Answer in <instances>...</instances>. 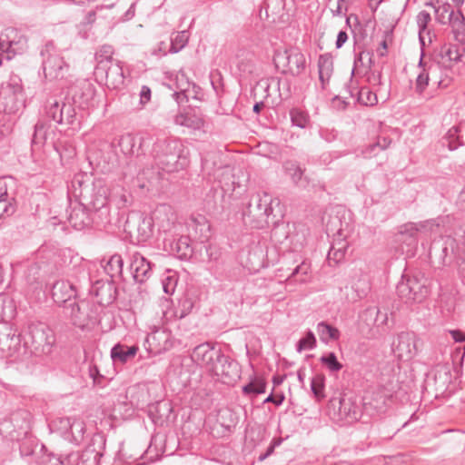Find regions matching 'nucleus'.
Instances as JSON below:
<instances>
[{
	"mask_svg": "<svg viewBox=\"0 0 465 465\" xmlns=\"http://www.w3.org/2000/svg\"><path fill=\"white\" fill-rule=\"evenodd\" d=\"M191 359L209 375L224 384L232 385L240 378L239 363L214 343L206 341L195 346Z\"/></svg>",
	"mask_w": 465,
	"mask_h": 465,
	"instance_id": "nucleus-1",
	"label": "nucleus"
},
{
	"mask_svg": "<svg viewBox=\"0 0 465 465\" xmlns=\"http://www.w3.org/2000/svg\"><path fill=\"white\" fill-rule=\"evenodd\" d=\"M152 153L166 172H176L189 164V149L178 138H157L153 145Z\"/></svg>",
	"mask_w": 465,
	"mask_h": 465,
	"instance_id": "nucleus-2",
	"label": "nucleus"
},
{
	"mask_svg": "<svg viewBox=\"0 0 465 465\" xmlns=\"http://www.w3.org/2000/svg\"><path fill=\"white\" fill-rule=\"evenodd\" d=\"M18 340L23 341L25 348L45 354L51 352L55 341L52 330L43 323L30 324L25 332L19 334Z\"/></svg>",
	"mask_w": 465,
	"mask_h": 465,
	"instance_id": "nucleus-3",
	"label": "nucleus"
},
{
	"mask_svg": "<svg viewBox=\"0 0 465 465\" xmlns=\"http://www.w3.org/2000/svg\"><path fill=\"white\" fill-rule=\"evenodd\" d=\"M273 61L278 68H282V73L291 74L293 76L302 74L306 67L305 56L297 47L277 50Z\"/></svg>",
	"mask_w": 465,
	"mask_h": 465,
	"instance_id": "nucleus-4",
	"label": "nucleus"
},
{
	"mask_svg": "<svg viewBox=\"0 0 465 465\" xmlns=\"http://www.w3.org/2000/svg\"><path fill=\"white\" fill-rule=\"evenodd\" d=\"M154 227L163 237H174L178 235L182 225L177 222V214L169 204H159L151 214Z\"/></svg>",
	"mask_w": 465,
	"mask_h": 465,
	"instance_id": "nucleus-5",
	"label": "nucleus"
},
{
	"mask_svg": "<svg viewBox=\"0 0 465 465\" xmlns=\"http://www.w3.org/2000/svg\"><path fill=\"white\" fill-rule=\"evenodd\" d=\"M41 55L43 56V71L46 79L52 81L64 76L67 64L54 42L50 41L45 45Z\"/></svg>",
	"mask_w": 465,
	"mask_h": 465,
	"instance_id": "nucleus-6",
	"label": "nucleus"
},
{
	"mask_svg": "<svg viewBox=\"0 0 465 465\" xmlns=\"http://www.w3.org/2000/svg\"><path fill=\"white\" fill-rule=\"evenodd\" d=\"M272 196L265 192L256 193L251 196L244 215L250 218L255 226H262L268 223L272 213Z\"/></svg>",
	"mask_w": 465,
	"mask_h": 465,
	"instance_id": "nucleus-7",
	"label": "nucleus"
},
{
	"mask_svg": "<svg viewBox=\"0 0 465 465\" xmlns=\"http://www.w3.org/2000/svg\"><path fill=\"white\" fill-rule=\"evenodd\" d=\"M64 314L70 319L75 327L82 330L97 321V315L93 309V305L85 300L74 301L68 303L64 308Z\"/></svg>",
	"mask_w": 465,
	"mask_h": 465,
	"instance_id": "nucleus-8",
	"label": "nucleus"
},
{
	"mask_svg": "<svg viewBox=\"0 0 465 465\" xmlns=\"http://www.w3.org/2000/svg\"><path fill=\"white\" fill-rule=\"evenodd\" d=\"M397 294L405 302H420L428 295L425 282L417 276L403 274L396 287Z\"/></svg>",
	"mask_w": 465,
	"mask_h": 465,
	"instance_id": "nucleus-9",
	"label": "nucleus"
},
{
	"mask_svg": "<svg viewBox=\"0 0 465 465\" xmlns=\"http://www.w3.org/2000/svg\"><path fill=\"white\" fill-rule=\"evenodd\" d=\"M44 113L48 119L59 124L73 125L77 121L74 105L59 102L56 98H50L45 102Z\"/></svg>",
	"mask_w": 465,
	"mask_h": 465,
	"instance_id": "nucleus-10",
	"label": "nucleus"
},
{
	"mask_svg": "<svg viewBox=\"0 0 465 465\" xmlns=\"http://www.w3.org/2000/svg\"><path fill=\"white\" fill-rule=\"evenodd\" d=\"M96 77L104 79L107 88L112 90H121L124 86L125 76L122 63L111 62L109 64L96 65L94 69Z\"/></svg>",
	"mask_w": 465,
	"mask_h": 465,
	"instance_id": "nucleus-11",
	"label": "nucleus"
},
{
	"mask_svg": "<svg viewBox=\"0 0 465 465\" xmlns=\"http://www.w3.org/2000/svg\"><path fill=\"white\" fill-rule=\"evenodd\" d=\"M24 88L21 78L13 74L0 93V103L4 111L12 114L18 110V98L23 96Z\"/></svg>",
	"mask_w": 465,
	"mask_h": 465,
	"instance_id": "nucleus-12",
	"label": "nucleus"
},
{
	"mask_svg": "<svg viewBox=\"0 0 465 465\" xmlns=\"http://www.w3.org/2000/svg\"><path fill=\"white\" fill-rule=\"evenodd\" d=\"M419 342L420 339L414 332L402 331L398 334L393 351L399 360L410 361L418 353Z\"/></svg>",
	"mask_w": 465,
	"mask_h": 465,
	"instance_id": "nucleus-13",
	"label": "nucleus"
},
{
	"mask_svg": "<svg viewBox=\"0 0 465 465\" xmlns=\"http://www.w3.org/2000/svg\"><path fill=\"white\" fill-rule=\"evenodd\" d=\"M92 190L87 200H82V203L94 214H98L101 220H107L109 217L107 189L101 185L98 187L94 185Z\"/></svg>",
	"mask_w": 465,
	"mask_h": 465,
	"instance_id": "nucleus-14",
	"label": "nucleus"
},
{
	"mask_svg": "<svg viewBox=\"0 0 465 465\" xmlns=\"http://www.w3.org/2000/svg\"><path fill=\"white\" fill-rule=\"evenodd\" d=\"M106 440L102 433H95L80 455L84 465H99L104 456Z\"/></svg>",
	"mask_w": 465,
	"mask_h": 465,
	"instance_id": "nucleus-15",
	"label": "nucleus"
},
{
	"mask_svg": "<svg viewBox=\"0 0 465 465\" xmlns=\"http://www.w3.org/2000/svg\"><path fill=\"white\" fill-rule=\"evenodd\" d=\"M14 182L5 177L0 178V218L8 217L16 210Z\"/></svg>",
	"mask_w": 465,
	"mask_h": 465,
	"instance_id": "nucleus-16",
	"label": "nucleus"
},
{
	"mask_svg": "<svg viewBox=\"0 0 465 465\" xmlns=\"http://www.w3.org/2000/svg\"><path fill=\"white\" fill-rule=\"evenodd\" d=\"M431 89L444 90L453 83V74L450 65H441L440 62L430 61Z\"/></svg>",
	"mask_w": 465,
	"mask_h": 465,
	"instance_id": "nucleus-17",
	"label": "nucleus"
},
{
	"mask_svg": "<svg viewBox=\"0 0 465 465\" xmlns=\"http://www.w3.org/2000/svg\"><path fill=\"white\" fill-rule=\"evenodd\" d=\"M77 292L73 283L68 281L60 280L56 281L52 287V298L55 303L63 306V309L68 303L75 301Z\"/></svg>",
	"mask_w": 465,
	"mask_h": 465,
	"instance_id": "nucleus-18",
	"label": "nucleus"
},
{
	"mask_svg": "<svg viewBox=\"0 0 465 465\" xmlns=\"http://www.w3.org/2000/svg\"><path fill=\"white\" fill-rule=\"evenodd\" d=\"M89 209L82 202H76L70 207L68 223L75 230H83L89 227L94 218L89 213Z\"/></svg>",
	"mask_w": 465,
	"mask_h": 465,
	"instance_id": "nucleus-19",
	"label": "nucleus"
},
{
	"mask_svg": "<svg viewBox=\"0 0 465 465\" xmlns=\"http://www.w3.org/2000/svg\"><path fill=\"white\" fill-rule=\"evenodd\" d=\"M91 293L95 296L97 303L105 307L116 300L117 289L112 281H97L92 286Z\"/></svg>",
	"mask_w": 465,
	"mask_h": 465,
	"instance_id": "nucleus-20",
	"label": "nucleus"
},
{
	"mask_svg": "<svg viewBox=\"0 0 465 465\" xmlns=\"http://www.w3.org/2000/svg\"><path fill=\"white\" fill-rule=\"evenodd\" d=\"M130 268L134 280L139 283L145 282L153 273V264L139 252L132 255Z\"/></svg>",
	"mask_w": 465,
	"mask_h": 465,
	"instance_id": "nucleus-21",
	"label": "nucleus"
},
{
	"mask_svg": "<svg viewBox=\"0 0 465 465\" xmlns=\"http://www.w3.org/2000/svg\"><path fill=\"white\" fill-rule=\"evenodd\" d=\"M164 244H169L171 252L181 260H188L193 254L191 245V239L188 236L181 235L177 240L173 237H163Z\"/></svg>",
	"mask_w": 465,
	"mask_h": 465,
	"instance_id": "nucleus-22",
	"label": "nucleus"
},
{
	"mask_svg": "<svg viewBox=\"0 0 465 465\" xmlns=\"http://www.w3.org/2000/svg\"><path fill=\"white\" fill-rule=\"evenodd\" d=\"M95 88L88 81H83L74 86L73 90V101L78 104L79 107L87 108L94 98Z\"/></svg>",
	"mask_w": 465,
	"mask_h": 465,
	"instance_id": "nucleus-23",
	"label": "nucleus"
},
{
	"mask_svg": "<svg viewBox=\"0 0 465 465\" xmlns=\"http://www.w3.org/2000/svg\"><path fill=\"white\" fill-rule=\"evenodd\" d=\"M282 168L284 173L290 177L292 183L301 188H306L309 184V179L304 174L305 168L295 160H287L283 163Z\"/></svg>",
	"mask_w": 465,
	"mask_h": 465,
	"instance_id": "nucleus-24",
	"label": "nucleus"
},
{
	"mask_svg": "<svg viewBox=\"0 0 465 465\" xmlns=\"http://www.w3.org/2000/svg\"><path fill=\"white\" fill-rule=\"evenodd\" d=\"M431 20L430 14L428 11L422 10L416 16V23L419 29V41L421 45V51L432 42V38L435 36L433 32L428 27L429 23Z\"/></svg>",
	"mask_w": 465,
	"mask_h": 465,
	"instance_id": "nucleus-25",
	"label": "nucleus"
},
{
	"mask_svg": "<svg viewBox=\"0 0 465 465\" xmlns=\"http://www.w3.org/2000/svg\"><path fill=\"white\" fill-rule=\"evenodd\" d=\"M418 68L420 70L416 81H415V92L419 95H422L427 89V87H431V77H430V61L424 60V53L421 51V55L418 64Z\"/></svg>",
	"mask_w": 465,
	"mask_h": 465,
	"instance_id": "nucleus-26",
	"label": "nucleus"
},
{
	"mask_svg": "<svg viewBox=\"0 0 465 465\" xmlns=\"http://www.w3.org/2000/svg\"><path fill=\"white\" fill-rule=\"evenodd\" d=\"M139 351L137 345L128 346L117 343L111 349V358L114 363L124 364L134 359Z\"/></svg>",
	"mask_w": 465,
	"mask_h": 465,
	"instance_id": "nucleus-27",
	"label": "nucleus"
},
{
	"mask_svg": "<svg viewBox=\"0 0 465 465\" xmlns=\"http://www.w3.org/2000/svg\"><path fill=\"white\" fill-rule=\"evenodd\" d=\"M349 89L351 95L352 97L356 96L357 101L363 105L373 106L378 103V98L375 93L371 91L367 86L359 88L352 79H351Z\"/></svg>",
	"mask_w": 465,
	"mask_h": 465,
	"instance_id": "nucleus-28",
	"label": "nucleus"
},
{
	"mask_svg": "<svg viewBox=\"0 0 465 465\" xmlns=\"http://www.w3.org/2000/svg\"><path fill=\"white\" fill-rule=\"evenodd\" d=\"M318 73L322 89L329 84L333 73V58L330 54H323L318 59Z\"/></svg>",
	"mask_w": 465,
	"mask_h": 465,
	"instance_id": "nucleus-29",
	"label": "nucleus"
},
{
	"mask_svg": "<svg viewBox=\"0 0 465 465\" xmlns=\"http://www.w3.org/2000/svg\"><path fill=\"white\" fill-rule=\"evenodd\" d=\"M395 241L400 243H405L410 247H416L418 243V234L414 223L410 222L401 225L395 235Z\"/></svg>",
	"mask_w": 465,
	"mask_h": 465,
	"instance_id": "nucleus-30",
	"label": "nucleus"
},
{
	"mask_svg": "<svg viewBox=\"0 0 465 465\" xmlns=\"http://www.w3.org/2000/svg\"><path fill=\"white\" fill-rule=\"evenodd\" d=\"M198 297L192 292H185L178 302V305L174 311V317L177 319H183L189 315L193 308L198 304Z\"/></svg>",
	"mask_w": 465,
	"mask_h": 465,
	"instance_id": "nucleus-31",
	"label": "nucleus"
},
{
	"mask_svg": "<svg viewBox=\"0 0 465 465\" xmlns=\"http://www.w3.org/2000/svg\"><path fill=\"white\" fill-rule=\"evenodd\" d=\"M173 121L177 125L193 130H200L204 124V120L202 116L190 112H181L177 114Z\"/></svg>",
	"mask_w": 465,
	"mask_h": 465,
	"instance_id": "nucleus-32",
	"label": "nucleus"
},
{
	"mask_svg": "<svg viewBox=\"0 0 465 465\" xmlns=\"http://www.w3.org/2000/svg\"><path fill=\"white\" fill-rule=\"evenodd\" d=\"M391 400V397L385 392L383 389H378L373 391L370 395L364 397V404L369 405L378 412L385 411L387 402Z\"/></svg>",
	"mask_w": 465,
	"mask_h": 465,
	"instance_id": "nucleus-33",
	"label": "nucleus"
},
{
	"mask_svg": "<svg viewBox=\"0 0 465 465\" xmlns=\"http://www.w3.org/2000/svg\"><path fill=\"white\" fill-rule=\"evenodd\" d=\"M94 185L93 183L84 180V174H76L72 181L73 194L79 199V202L87 200Z\"/></svg>",
	"mask_w": 465,
	"mask_h": 465,
	"instance_id": "nucleus-34",
	"label": "nucleus"
},
{
	"mask_svg": "<svg viewBox=\"0 0 465 465\" xmlns=\"http://www.w3.org/2000/svg\"><path fill=\"white\" fill-rule=\"evenodd\" d=\"M61 423H64V427L70 430L74 442L79 443L84 440L85 425L83 420L75 418H64L61 420Z\"/></svg>",
	"mask_w": 465,
	"mask_h": 465,
	"instance_id": "nucleus-35",
	"label": "nucleus"
},
{
	"mask_svg": "<svg viewBox=\"0 0 465 465\" xmlns=\"http://www.w3.org/2000/svg\"><path fill=\"white\" fill-rule=\"evenodd\" d=\"M316 329L320 341L324 344H328L330 341H338L341 337V331L336 327L326 322H319Z\"/></svg>",
	"mask_w": 465,
	"mask_h": 465,
	"instance_id": "nucleus-36",
	"label": "nucleus"
},
{
	"mask_svg": "<svg viewBox=\"0 0 465 465\" xmlns=\"http://www.w3.org/2000/svg\"><path fill=\"white\" fill-rule=\"evenodd\" d=\"M237 67L239 71L245 74L250 75L255 70V55L252 52L240 51L237 54Z\"/></svg>",
	"mask_w": 465,
	"mask_h": 465,
	"instance_id": "nucleus-37",
	"label": "nucleus"
},
{
	"mask_svg": "<svg viewBox=\"0 0 465 465\" xmlns=\"http://www.w3.org/2000/svg\"><path fill=\"white\" fill-rule=\"evenodd\" d=\"M453 34L455 40L460 43L465 42V16L460 10H456V15L448 24Z\"/></svg>",
	"mask_w": 465,
	"mask_h": 465,
	"instance_id": "nucleus-38",
	"label": "nucleus"
},
{
	"mask_svg": "<svg viewBox=\"0 0 465 465\" xmlns=\"http://www.w3.org/2000/svg\"><path fill=\"white\" fill-rule=\"evenodd\" d=\"M14 421H17V415H14L10 420H5L0 423V432L6 433L5 437H9L12 440H19L22 436L27 434L28 427L20 426L19 430L7 431Z\"/></svg>",
	"mask_w": 465,
	"mask_h": 465,
	"instance_id": "nucleus-39",
	"label": "nucleus"
},
{
	"mask_svg": "<svg viewBox=\"0 0 465 465\" xmlns=\"http://www.w3.org/2000/svg\"><path fill=\"white\" fill-rule=\"evenodd\" d=\"M124 260L120 254H114L104 266V272L110 276L112 281L123 274Z\"/></svg>",
	"mask_w": 465,
	"mask_h": 465,
	"instance_id": "nucleus-40",
	"label": "nucleus"
},
{
	"mask_svg": "<svg viewBox=\"0 0 465 465\" xmlns=\"http://www.w3.org/2000/svg\"><path fill=\"white\" fill-rule=\"evenodd\" d=\"M320 362L332 374L338 373L343 367L333 351L322 354L320 357Z\"/></svg>",
	"mask_w": 465,
	"mask_h": 465,
	"instance_id": "nucleus-41",
	"label": "nucleus"
},
{
	"mask_svg": "<svg viewBox=\"0 0 465 465\" xmlns=\"http://www.w3.org/2000/svg\"><path fill=\"white\" fill-rule=\"evenodd\" d=\"M436 20L440 25H448L456 15V10L448 3L435 8Z\"/></svg>",
	"mask_w": 465,
	"mask_h": 465,
	"instance_id": "nucleus-42",
	"label": "nucleus"
},
{
	"mask_svg": "<svg viewBox=\"0 0 465 465\" xmlns=\"http://www.w3.org/2000/svg\"><path fill=\"white\" fill-rule=\"evenodd\" d=\"M50 125L45 120H38L35 125V132L32 137V143L35 145H42L47 139V131Z\"/></svg>",
	"mask_w": 465,
	"mask_h": 465,
	"instance_id": "nucleus-43",
	"label": "nucleus"
},
{
	"mask_svg": "<svg viewBox=\"0 0 465 465\" xmlns=\"http://www.w3.org/2000/svg\"><path fill=\"white\" fill-rule=\"evenodd\" d=\"M11 54L13 55L22 54L27 46V39L24 35H18L15 29L10 30Z\"/></svg>",
	"mask_w": 465,
	"mask_h": 465,
	"instance_id": "nucleus-44",
	"label": "nucleus"
},
{
	"mask_svg": "<svg viewBox=\"0 0 465 465\" xmlns=\"http://www.w3.org/2000/svg\"><path fill=\"white\" fill-rule=\"evenodd\" d=\"M325 376L322 373L315 374L311 380V390L315 399L320 401L325 398Z\"/></svg>",
	"mask_w": 465,
	"mask_h": 465,
	"instance_id": "nucleus-45",
	"label": "nucleus"
},
{
	"mask_svg": "<svg viewBox=\"0 0 465 465\" xmlns=\"http://www.w3.org/2000/svg\"><path fill=\"white\" fill-rule=\"evenodd\" d=\"M339 403V413L341 416L351 420H357L359 411L356 405L344 398L341 399Z\"/></svg>",
	"mask_w": 465,
	"mask_h": 465,
	"instance_id": "nucleus-46",
	"label": "nucleus"
},
{
	"mask_svg": "<svg viewBox=\"0 0 465 465\" xmlns=\"http://www.w3.org/2000/svg\"><path fill=\"white\" fill-rule=\"evenodd\" d=\"M459 133V126L451 127L442 138V144L446 145L450 151L456 150L459 146L462 145V142L460 141Z\"/></svg>",
	"mask_w": 465,
	"mask_h": 465,
	"instance_id": "nucleus-47",
	"label": "nucleus"
},
{
	"mask_svg": "<svg viewBox=\"0 0 465 465\" xmlns=\"http://www.w3.org/2000/svg\"><path fill=\"white\" fill-rule=\"evenodd\" d=\"M114 47L111 45H103L95 53V60L97 64H109L111 62H118L113 59Z\"/></svg>",
	"mask_w": 465,
	"mask_h": 465,
	"instance_id": "nucleus-48",
	"label": "nucleus"
},
{
	"mask_svg": "<svg viewBox=\"0 0 465 465\" xmlns=\"http://www.w3.org/2000/svg\"><path fill=\"white\" fill-rule=\"evenodd\" d=\"M391 143V139L386 136H379L376 143L369 144L363 151L364 157L370 158L377 153V148L385 150Z\"/></svg>",
	"mask_w": 465,
	"mask_h": 465,
	"instance_id": "nucleus-49",
	"label": "nucleus"
},
{
	"mask_svg": "<svg viewBox=\"0 0 465 465\" xmlns=\"http://www.w3.org/2000/svg\"><path fill=\"white\" fill-rule=\"evenodd\" d=\"M189 34L187 31L178 32L171 38L170 53L176 54L181 51L188 43Z\"/></svg>",
	"mask_w": 465,
	"mask_h": 465,
	"instance_id": "nucleus-50",
	"label": "nucleus"
},
{
	"mask_svg": "<svg viewBox=\"0 0 465 465\" xmlns=\"http://www.w3.org/2000/svg\"><path fill=\"white\" fill-rule=\"evenodd\" d=\"M193 83H191L188 78L186 77L185 74L179 73L176 75V81H175V87L174 92L172 94L173 99L177 102L178 96H183L184 92H186L187 89L192 85Z\"/></svg>",
	"mask_w": 465,
	"mask_h": 465,
	"instance_id": "nucleus-51",
	"label": "nucleus"
},
{
	"mask_svg": "<svg viewBox=\"0 0 465 465\" xmlns=\"http://www.w3.org/2000/svg\"><path fill=\"white\" fill-rule=\"evenodd\" d=\"M460 49L453 45H445L440 49V56L442 60L450 63L460 62Z\"/></svg>",
	"mask_w": 465,
	"mask_h": 465,
	"instance_id": "nucleus-52",
	"label": "nucleus"
},
{
	"mask_svg": "<svg viewBox=\"0 0 465 465\" xmlns=\"http://www.w3.org/2000/svg\"><path fill=\"white\" fill-rule=\"evenodd\" d=\"M178 276L174 272L167 271L162 279L163 290L166 294L172 295L177 286Z\"/></svg>",
	"mask_w": 465,
	"mask_h": 465,
	"instance_id": "nucleus-53",
	"label": "nucleus"
},
{
	"mask_svg": "<svg viewBox=\"0 0 465 465\" xmlns=\"http://www.w3.org/2000/svg\"><path fill=\"white\" fill-rule=\"evenodd\" d=\"M266 390V382L262 379H255L242 387V392L248 394H262Z\"/></svg>",
	"mask_w": 465,
	"mask_h": 465,
	"instance_id": "nucleus-54",
	"label": "nucleus"
},
{
	"mask_svg": "<svg viewBox=\"0 0 465 465\" xmlns=\"http://www.w3.org/2000/svg\"><path fill=\"white\" fill-rule=\"evenodd\" d=\"M292 124L300 128H305L309 123V116L307 113L299 109L293 108L290 111Z\"/></svg>",
	"mask_w": 465,
	"mask_h": 465,
	"instance_id": "nucleus-55",
	"label": "nucleus"
},
{
	"mask_svg": "<svg viewBox=\"0 0 465 465\" xmlns=\"http://www.w3.org/2000/svg\"><path fill=\"white\" fill-rule=\"evenodd\" d=\"M272 239L280 244L284 243L289 238V226L288 224H278L276 225L271 232Z\"/></svg>",
	"mask_w": 465,
	"mask_h": 465,
	"instance_id": "nucleus-56",
	"label": "nucleus"
},
{
	"mask_svg": "<svg viewBox=\"0 0 465 465\" xmlns=\"http://www.w3.org/2000/svg\"><path fill=\"white\" fill-rule=\"evenodd\" d=\"M317 341L314 333L312 331H308L305 336L299 340L296 345V350L301 352L304 350H312L316 347Z\"/></svg>",
	"mask_w": 465,
	"mask_h": 465,
	"instance_id": "nucleus-57",
	"label": "nucleus"
},
{
	"mask_svg": "<svg viewBox=\"0 0 465 465\" xmlns=\"http://www.w3.org/2000/svg\"><path fill=\"white\" fill-rule=\"evenodd\" d=\"M82 458L77 451H71L67 454H60L55 457V465H79Z\"/></svg>",
	"mask_w": 465,
	"mask_h": 465,
	"instance_id": "nucleus-58",
	"label": "nucleus"
},
{
	"mask_svg": "<svg viewBox=\"0 0 465 465\" xmlns=\"http://www.w3.org/2000/svg\"><path fill=\"white\" fill-rule=\"evenodd\" d=\"M154 227L153 220L150 217L143 218L142 222L139 223L138 232L142 236L143 240L148 239L153 234V228Z\"/></svg>",
	"mask_w": 465,
	"mask_h": 465,
	"instance_id": "nucleus-59",
	"label": "nucleus"
},
{
	"mask_svg": "<svg viewBox=\"0 0 465 465\" xmlns=\"http://www.w3.org/2000/svg\"><path fill=\"white\" fill-rule=\"evenodd\" d=\"M309 270V265L305 262L301 263L298 265L292 272L290 277L288 278L289 281H295L300 282H306V275Z\"/></svg>",
	"mask_w": 465,
	"mask_h": 465,
	"instance_id": "nucleus-60",
	"label": "nucleus"
},
{
	"mask_svg": "<svg viewBox=\"0 0 465 465\" xmlns=\"http://www.w3.org/2000/svg\"><path fill=\"white\" fill-rule=\"evenodd\" d=\"M118 145L120 147L121 152L125 154H133L134 153V138L130 135L122 136L119 140Z\"/></svg>",
	"mask_w": 465,
	"mask_h": 465,
	"instance_id": "nucleus-61",
	"label": "nucleus"
},
{
	"mask_svg": "<svg viewBox=\"0 0 465 465\" xmlns=\"http://www.w3.org/2000/svg\"><path fill=\"white\" fill-rule=\"evenodd\" d=\"M199 91L200 87L193 83L189 89H187L186 92H184L183 96L177 97V104L181 105L184 103H188L190 99H198Z\"/></svg>",
	"mask_w": 465,
	"mask_h": 465,
	"instance_id": "nucleus-62",
	"label": "nucleus"
},
{
	"mask_svg": "<svg viewBox=\"0 0 465 465\" xmlns=\"http://www.w3.org/2000/svg\"><path fill=\"white\" fill-rule=\"evenodd\" d=\"M414 226L417 228V234L420 232H431L435 228L439 227V224L434 220H427L420 223H414Z\"/></svg>",
	"mask_w": 465,
	"mask_h": 465,
	"instance_id": "nucleus-63",
	"label": "nucleus"
},
{
	"mask_svg": "<svg viewBox=\"0 0 465 465\" xmlns=\"http://www.w3.org/2000/svg\"><path fill=\"white\" fill-rule=\"evenodd\" d=\"M346 234L343 233L342 229H339L337 232V239H334L331 247L335 249H341V252H346L348 249V243L345 242Z\"/></svg>",
	"mask_w": 465,
	"mask_h": 465,
	"instance_id": "nucleus-64",
	"label": "nucleus"
}]
</instances>
